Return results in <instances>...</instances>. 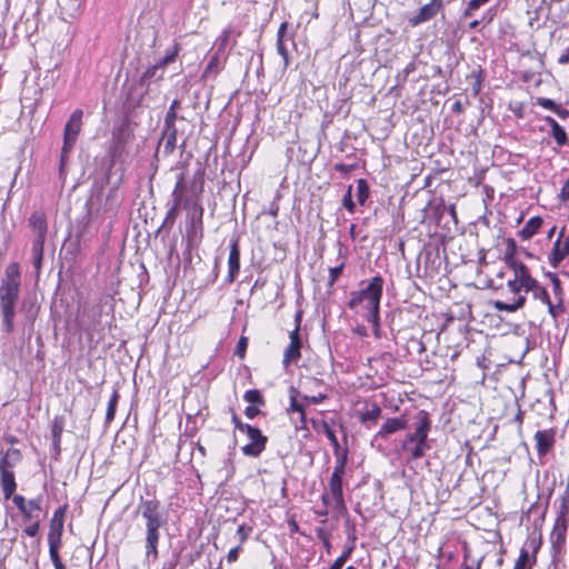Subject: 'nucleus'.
<instances>
[{"label":"nucleus","mask_w":569,"mask_h":569,"mask_svg":"<svg viewBox=\"0 0 569 569\" xmlns=\"http://www.w3.org/2000/svg\"><path fill=\"white\" fill-rule=\"evenodd\" d=\"M137 515L141 516L144 525L146 557L154 561L159 557L161 530L168 525V516L157 499H141Z\"/></svg>","instance_id":"obj_1"},{"label":"nucleus","mask_w":569,"mask_h":569,"mask_svg":"<svg viewBox=\"0 0 569 569\" xmlns=\"http://www.w3.org/2000/svg\"><path fill=\"white\" fill-rule=\"evenodd\" d=\"M21 284L20 267L18 262H11L4 271V278L0 284V309L2 326L6 333L14 330L16 306L19 299Z\"/></svg>","instance_id":"obj_2"},{"label":"nucleus","mask_w":569,"mask_h":569,"mask_svg":"<svg viewBox=\"0 0 569 569\" xmlns=\"http://www.w3.org/2000/svg\"><path fill=\"white\" fill-rule=\"evenodd\" d=\"M383 284V278L379 274L375 276L361 289L350 293L348 308L362 317L379 313Z\"/></svg>","instance_id":"obj_3"},{"label":"nucleus","mask_w":569,"mask_h":569,"mask_svg":"<svg viewBox=\"0 0 569 569\" xmlns=\"http://www.w3.org/2000/svg\"><path fill=\"white\" fill-rule=\"evenodd\" d=\"M513 277L507 281L506 295H510L507 300H496L493 308L498 311L516 312L523 308L527 301L526 289L530 278V270L527 266H518V269H511Z\"/></svg>","instance_id":"obj_4"},{"label":"nucleus","mask_w":569,"mask_h":569,"mask_svg":"<svg viewBox=\"0 0 569 569\" xmlns=\"http://www.w3.org/2000/svg\"><path fill=\"white\" fill-rule=\"evenodd\" d=\"M347 459L348 450L346 449L336 461V466L329 479L328 491L323 492L321 496V501L325 507H332V509L339 513L347 510L342 490V478L346 472Z\"/></svg>","instance_id":"obj_5"},{"label":"nucleus","mask_w":569,"mask_h":569,"mask_svg":"<svg viewBox=\"0 0 569 569\" xmlns=\"http://www.w3.org/2000/svg\"><path fill=\"white\" fill-rule=\"evenodd\" d=\"M203 192V180H178L172 192V199L187 210L202 207L200 196Z\"/></svg>","instance_id":"obj_6"},{"label":"nucleus","mask_w":569,"mask_h":569,"mask_svg":"<svg viewBox=\"0 0 569 569\" xmlns=\"http://www.w3.org/2000/svg\"><path fill=\"white\" fill-rule=\"evenodd\" d=\"M82 110H74L64 126L63 146L61 150V166L68 158L69 153L72 151L78 140V136L82 128Z\"/></svg>","instance_id":"obj_7"},{"label":"nucleus","mask_w":569,"mask_h":569,"mask_svg":"<svg viewBox=\"0 0 569 569\" xmlns=\"http://www.w3.org/2000/svg\"><path fill=\"white\" fill-rule=\"evenodd\" d=\"M525 293H530L535 300L547 306L548 312L553 319H557L561 315V303H553L547 289L531 274Z\"/></svg>","instance_id":"obj_8"},{"label":"nucleus","mask_w":569,"mask_h":569,"mask_svg":"<svg viewBox=\"0 0 569 569\" xmlns=\"http://www.w3.org/2000/svg\"><path fill=\"white\" fill-rule=\"evenodd\" d=\"M431 429L429 413L420 410L416 417L415 431L408 433L402 441L401 448H407L413 443H422L428 441V433Z\"/></svg>","instance_id":"obj_9"},{"label":"nucleus","mask_w":569,"mask_h":569,"mask_svg":"<svg viewBox=\"0 0 569 569\" xmlns=\"http://www.w3.org/2000/svg\"><path fill=\"white\" fill-rule=\"evenodd\" d=\"M203 207H193L187 210V238L190 244H197L203 237Z\"/></svg>","instance_id":"obj_10"},{"label":"nucleus","mask_w":569,"mask_h":569,"mask_svg":"<svg viewBox=\"0 0 569 569\" xmlns=\"http://www.w3.org/2000/svg\"><path fill=\"white\" fill-rule=\"evenodd\" d=\"M249 439V442L244 445L241 450L247 457L257 458L266 449L267 437L262 435L261 430L257 427L250 426L244 432Z\"/></svg>","instance_id":"obj_11"},{"label":"nucleus","mask_w":569,"mask_h":569,"mask_svg":"<svg viewBox=\"0 0 569 569\" xmlns=\"http://www.w3.org/2000/svg\"><path fill=\"white\" fill-rule=\"evenodd\" d=\"M540 548V539L529 538L526 546L520 549L519 557L513 569H532L537 562V552Z\"/></svg>","instance_id":"obj_12"},{"label":"nucleus","mask_w":569,"mask_h":569,"mask_svg":"<svg viewBox=\"0 0 569 569\" xmlns=\"http://www.w3.org/2000/svg\"><path fill=\"white\" fill-rule=\"evenodd\" d=\"M569 256V234L565 236L563 229L559 232L552 249L548 254V262L552 268H557Z\"/></svg>","instance_id":"obj_13"},{"label":"nucleus","mask_w":569,"mask_h":569,"mask_svg":"<svg viewBox=\"0 0 569 569\" xmlns=\"http://www.w3.org/2000/svg\"><path fill=\"white\" fill-rule=\"evenodd\" d=\"M66 511L67 505H63L53 512V516L50 520L48 542H61Z\"/></svg>","instance_id":"obj_14"},{"label":"nucleus","mask_w":569,"mask_h":569,"mask_svg":"<svg viewBox=\"0 0 569 569\" xmlns=\"http://www.w3.org/2000/svg\"><path fill=\"white\" fill-rule=\"evenodd\" d=\"M536 449L539 457H545L555 446L556 430L543 429L535 433Z\"/></svg>","instance_id":"obj_15"},{"label":"nucleus","mask_w":569,"mask_h":569,"mask_svg":"<svg viewBox=\"0 0 569 569\" xmlns=\"http://www.w3.org/2000/svg\"><path fill=\"white\" fill-rule=\"evenodd\" d=\"M29 226L36 232L32 241H39L40 244H44L48 231L46 213L42 211H36L32 213L29 218Z\"/></svg>","instance_id":"obj_16"},{"label":"nucleus","mask_w":569,"mask_h":569,"mask_svg":"<svg viewBox=\"0 0 569 569\" xmlns=\"http://www.w3.org/2000/svg\"><path fill=\"white\" fill-rule=\"evenodd\" d=\"M289 338H290V343L288 345V347L286 348L284 350V355H283V366H288L289 363L291 362H296L300 359L301 357V339H300V331H298V329H293L290 335H289Z\"/></svg>","instance_id":"obj_17"},{"label":"nucleus","mask_w":569,"mask_h":569,"mask_svg":"<svg viewBox=\"0 0 569 569\" xmlns=\"http://www.w3.org/2000/svg\"><path fill=\"white\" fill-rule=\"evenodd\" d=\"M440 7L441 3L438 2V0H431L429 3L422 6L419 12L409 20L410 24L418 26L422 22L430 20L437 14Z\"/></svg>","instance_id":"obj_18"},{"label":"nucleus","mask_w":569,"mask_h":569,"mask_svg":"<svg viewBox=\"0 0 569 569\" xmlns=\"http://www.w3.org/2000/svg\"><path fill=\"white\" fill-rule=\"evenodd\" d=\"M406 427L407 420L403 417L389 418L382 423L376 435V438H387L399 430L406 429Z\"/></svg>","instance_id":"obj_19"},{"label":"nucleus","mask_w":569,"mask_h":569,"mask_svg":"<svg viewBox=\"0 0 569 569\" xmlns=\"http://www.w3.org/2000/svg\"><path fill=\"white\" fill-rule=\"evenodd\" d=\"M0 485L4 499H10L17 488L14 472L10 468H0Z\"/></svg>","instance_id":"obj_20"},{"label":"nucleus","mask_w":569,"mask_h":569,"mask_svg":"<svg viewBox=\"0 0 569 569\" xmlns=\"http://www.w3.org/2000/svg\"><path fill=\"white\" fill-rule=\"evenodd\" d=\"M240 270V251L238 247V242L233 241L230 247L229 258H228V276L227 282L231 283L234 281L236 276Z\"/></svg>","instance_id":"obj_21"},{"label":"nucleus","mask_w":569,"mask_h":569,"mask_svg":"<svg viewBox=\"0 0 569 569\" xmlns=\"http://www.w3.org/2000/svg\"><path fill=\"white\" fill-rule=\"evenodd\" d=\"M557 508L556 522L569 523V486L555 502Z\"/></svg>","instance_id":"obj_22"},{"label":"nucleus","mask_w":569,"mask_h":569,"mask_svg":"<svg viewBox=\"0 0 569 569\" xmlns=\"http://www.w3.org/2000/svg\"><path fill=\"white\" fill-rule=\"evenodd\" d=\"M518 246L515 239L508 238L506 240V248L503 250V261L510 269H518V266H526L523 262L516 258Z\"/></svg>","instance_id":"obj_23"},{"label":"nucleus","mask_w":569,"mask_h":569,"mask_svg":"<svg viewBox=\"0 0 569 569\" xmlns=\"http://www.w3.org/2000/svg\"><path fill=\"white\" fill-rule=\"evenodd\" d=\"M567 529H568L567 523H561V522L555 521V525H553V528H552V531L550 535V540H551L552 547L556 551H560V549L565 545Z\"/></svg>","instance_id":"obj_24"},{"label":"nucleus","mask_w":569,"mask_h":569,"mask_svg":"<svg viewBox=\"0 0 569 569\" xmlns=\"http://www.w3.org/2000/svg\"><path fill=\"white\" fill-rule=\"evenodd\" d=\"M543 220L540 217L530 218L527 223L518 231V236L522 240L531 239L541 228Z\"/></svg>","instance_id":"obj_25"},{"label":"nucleus","mask_w":569,"mask_h":569,"mask_svg":"<svg viewBox=\"0 0 569 569\" xmlns=\"http://www.w3.org/2000/svg\"><path fill=\"white\" fill-rule=\"evenodd\" d=\"M177 146V137L169 136L162 132V137L158 143V148L156 151V158L158 159L160 156L167 157L170 154Z\"/></svg>","instance_id":"obj_26"},{"label":"nucleus","mask_w":569,"mask_h":569,"mask_svg":"<svg viewBox=\"0 0 569 569\" xmlns=\"http://www.w3.org/2000/svg\"><path fill=\"white\" fill-rule=\"evenodd\" d=\"M503 558L496 552L486 553L478 562L477 569H501Z\"/></svg>","instance_id":"obj_27"},{"label":"nucleus","mask_w":569,"mask_h":569,"mask_svg":"<svg viewBox=\"0 0 569 569\" xmlns=\"http://www.w3.org/2000/svg\"><path fill=\"white\" fill-rule=\"evenodd\" d=\"M545 121L550 126V134L557 144L565 146L568 142V137L563 128L551 117H546Z\"/></svg>","instance_id":"obj_28"},{"label":"nucleus","mask_w":569,"mask_h":569,"mask_svg":"<svg viewBox=\"0 0 569 569\" xmlns=\"http://www.w3.org/2000/svg\"><path fill=\"white\" fill-rule=\"evenodd\" d=\"M63 432V420L62 418L56 417L52 420L51 425V436H52V448L56 452V456L60 455V443H61V436Z\"/></svg>","instance_id":"obj_29"},{"label":"nucleus","mask_w":569,"mask_h":569,"mask_svg":"<svg viewBox=\"0 0 569 569\" xmlns=\"http://www.w3.org/2000/svg\"><path fill=\"white\" fill-rule=\"evenodd\" d=\"M21 459L22 455L19 449H8L6 453L0 458V468L12 469Z\"/></svg>","instance_id":"obj_30"},{"label":"nucleus","mask_w":569,"mask_h":569,"mask_svg":"<svg viewBox=\"0 0 569 569\" xmlns=\"http://www.w3.org/2000/svg\"><path fill=\"white\" fill-rule=\"evenodd\" d=\"M290 396V407L289 411L298 412L300 416V421L306 423V412L303 406L298 401L299 391L295 387H290L289 389Z\"/></svg>","instance_id":"obj_31"},{"label":"nucleus","mask_w":569,"mask_h":569,"mask_svg":"<svg viewBox=\"0 0 569 569\" xmlns=\"http://www.w3.org/2000/svg\"><path fill=\"white\" fill-rule=\"evenodd\" d=\"M381 408L378 403L372 402L366 411L359 412V421L365 425L367 422H376L381 416Z\"/></svg>","instance_id":"obj_32"},{"label":"nucleus","mask_w":569,"mask_h":569,"mask_svg":"<svg viewBox=\"0 0 569 569\" xmlns=\"http://www.w3.org/2000/svg\"><path fill=\"white\" fill-rule=\"evenodd\" d=\"M42 496H39L34 499H31L26 505V511L21 512L24 521H30L33 518H37L38 515L36 512L41 510Z\"/></svg>","instance_id":"obj_33"},{"label":"nucleus","mask_w":569,"mask_h":569,"mask_svg":"<svg viewBox=\"0 0 569 569\" xmlns=\"http://www.w3.org/2000/svg\"><path fill=\"white\" fill-rule=\"evenodd\" d=\"M430 449V445L427 442L422 443H413L410 445L407 448H402V450L407 451L409 453L408 460H418L422 458L427 450Z\"/></svg>","instance_id":"obj_34"},{"label":"nucleus","mask_w":569,"mask_h":569,"mask_svg":"<svg viewBox=\"0 0 569 569\" xmlns=\"http://www.w3.org/2000/svg\"><path fill=\"white\" fill-rule=\"evenodd\" d=\"M321 429H322L323 433L327 436V438L329 439L331 446L333 447L335 455L338 459L345 450H341L339 441H338L333 430L331 429V427L329 426V423L327 421H325V420L321 421Z\"/></svg>","instance_id":"obj_35"},{"label":"nucleus","mask_w":569,"mask_h":569,"mask_svg":"<svg viewBox=\"0 0 569 569\" xmlns=\"http://www.w3.org/2000/svg\"><path fill=\"white\" fill-rule=\"evenodd\" d=\"M548 277L550 278L551 283H552V291H553V296L556 299L555 303H561V313H562L565 310V307H563V291H562V287H561V281L559 280L558 276L555 273H548Z\"/></svg>","instance_id":"obj_36"},{"label":"nucleus","mask_w":569,"mask_h":569,"mask_svg":"<svg viewBox=\"0 0 569 569\" xmlns=\"http://www.w3.org/2000/svg\"><path fill=\"white\" fill-rule=\"evenodd\" d=\"M232 33H233V30L230 27L224 29L221 32V34L219 36V38L217 39V41L214 43V46L217 48L216 51H218V53H221L222 56H224L226 49L230 44V39H231Z\"/></svg>","instance_id":"obj_37"},{"label":"nucleus","mask_w":569,"mask_h":569,"mask_svg":"<svg viewBox=\"0 0 569 569\" xmlns=\"http://www.w3.org/2000/svg\"><path fill=\"white\" fill-rule=\"evenodd\" d=\"M48 543H49V556H50V559L52 561L54 569H66V566L62 562L60 555H59V549L61 547V542L56 541V542H48Z\"/></svg>","instance_id":"obj_38"},{"label":"nucleus","mask_w":569,"mask_h":569,"mask_svg":"<svg viewBox=\"0 0 569 569\" xmlns=\"http://www.w3.org/2000/svg\"><path fill=\"white\" fill-rule=\"evenodd\" d=\"M43 247L44 244H40L39 241H32L31 252H32V264L37 272L40 271L43 260Z\"/></svg>","instance_id":"obj_39"},{"label":"nucleus","mask_w":569,"mask_h":569,"mask_svg":"<svg viewBox=\"0 0 569 569\" xmlns=\"http://www.w3.org/2000/svg\"><path fill=\"white\" fill-rule=\"evenodd\" d=\"M119 397H120L119 391L117 388H114L112 391V395L109 399L108 407H107V412H106V422L107 423H110L114 418Z\"/></svg>","instance_id":"obj_40"},{"label":"nucleus","mask_w":569,"mask_h":569,"mask_svg":"<svg viewBox=\"0 0 569 569\" xmlns=\"http://www.w3.org/2000/svg\"><path fill=\"white\" fill-rule=\"evenodd\" d=\"M163 70L161 67L156 63L151 68L147 69L144 73L142 74L141 81L144 84H148L152 79H161L162 78Z\"/></svg>","instance_id":"obj_41"},{"label":"nucleus","mask_w":569,"mask_h":569,"mask_svg":"<svg viewBox=\"0 0 569 569\" xmlns=\"http://www.w3.org/2000/svg\"><path fill=\"white\" fill-rule=\"evenodd\" d=\"M222 58H224V56H222L221 53H218V51H216V53L211 57V59L204 70V76H209L211 73L218 72V70L220 69L221 63H222Z\"/></svg>","instance_id":"obj_42"},{"label":"nucleus","mask_w":569,"mask_h":569,"mask_svg":"<svg viewBox=\"0 0 569 569\" xmlns=\"http://www.w3.org/2000/svg\"><path fill=\"white\" fill-rule=\"evenodd\" d=\"M243 399L251 405H258V406L264 405V399L258 389L247 390L243 395Z\"/></svg>","instance_id":"obj_43"},{"label":"nucleus","mask_w":569,"mask_h":569,"mask_svg":"<svg viewBox=\"0 0 569 569\" xmlns=\"http://www.w3.org/2000/svg\"><path fill=\"white\" fill-rule=\"evenodd\" d=\"M372 326L373 335L377 339L381 338L380 312L375 315H365L363 317Z\"/></svg>","instance_id":"obj_44"},{"label":"nucleus","mask_w":569,"mask_h":569,"mask_svg":"<svg viewBox=\"0 0 569 569\" xmlns=\"http://www.w3.org/2000/svg\"><path fill=\"white\" fill-rule=\"evenodd\" d=\"M369 197V186L367 180H358L357 200L360 204H365Z\"/></svg>","instance_id":"obj_45"},{"label":"nucleus","mask_w":569,"mask_h":569,"mask_svg":"<svg viewBox=\"0 0 569 569\" xmlns=\"http://www.w3.org/2000/svg\"><path fill=\"white\" fill-rule=\"evenodd\" d=\"M343 268H345V262L342 261L339 266L332 267L329 269V280H328L329 287H332L336 283L338 278L341 276Z\"/></svg>","instance_id":"obj_46"},{"label":"nucleus","mask_w":569,"mask_h":569,"mask_svg":"<svg viewBox=\"0 0 569 569\" xmlns=\"http://www.w3.org/2000/svg\"><path fill=\"white\" fill-rule=\"evenodd\" d=\"M490 0H470L463 12L465 17H471L473 11L478 10L481 6L486 4Z\"/></svg>","instance_id":"obj_47"},{"label":"nucleus","mask_w":569,"mask_h":569,"mask_svg":"<svg viewBox=\"0 0 569 569\" xmlns=\"http://www.w3.org/2000/svg\"><path fill=\"white\" fill-rule=\"evenodd\" d=\"M351 555V549H347L342 552L341 556H339L329 567V569H342L345 562L348 560V558Z\"/></svg>","instance_id":"obj_48"},{"label":"nucleus","mask_w":569,"mask_h":569,"mask_svg":"<svg viewBox=\"0 0 569 569\" xmlns=\"http://www.w3.org/2000/svg\"><path fill=\"white\" fill-rule=\"evenodd\" d=\"M177 54H178V48L174 47L171 51H167L166 56L162 59H160L157 63L163 70L167 64L174 61Z\"/></svg>","instance_id":"obj_49"},{"label":"nucleus","mask_w":569,"mask_h":569,"mask_svg":"<svg viewBox=\"0 0 569 569\" xmlns=\"http://www.w3.org/2000/svg\"><path fill=\"white\" fill-rule=\"evenodd\" d=\"M536 104L537 106H540L545 109H548V110H551L555 112V110L557 109V103L552 100V99H549V98H542V97H539L536 99Z\"/></svg>","instance_id":"obj_50"},{"label":"nucleus","mask_w":569,"mask_h":569,"mask_svg":"<svg viewBox=\"0 0 569 569\" xmlns=\"http://www.w3.org/2000/svg\"><path fill=\"white\" fill-rule=\"evenodd\" d=\"M248 346V339L246 337H240L238 340L234 355L238 356L240 359H243L246 356V350Z\"/></svg>","instance_id":"obj_51"},{"label":"nucleus","mask_w":569,"mask_h":569,"mask_svg":"<svg viewBox=\"0 0 569 569\" xmlns=\"http://www.w3.org/2000/svg\"><path fill=\"white\" fill-rule=\"evenodd\" d=\"M351 190H352V187L349 186L348 189H347V192L346 194L343 196V200H342V203H343V207L349 211V212H353L355 211V202L352 201V194H351Z\"/></svg>","instance_id":"obj_52"},{"label":"nucleus","mask_w":569,"mask_h":569,"mask_svg":"<svg viewBox=\"0 0 569 569\" xmlns=\"http://www.w3.org/2000/svg\"><path fill=\"white\" fill-rule=\"evenodd\" d=\"M179 207L181 206L172 199V206L167 212L164 223L173 224Z\"/></svg>","instance_id":"obj_53"},{"label":"nucleus","mask_w":569,"mask_h":569,"mask_svg":"<svg viewBox=\"0 0 569 569\" xmlns=\"http://www.w3.org/2000/svg\"><path fill=\"white\" fill-rule=\"evenodd\" d=\"M251 530H252V528L249 526H246L244 523H242L238 527L237 535L239 536L240 543H243L248 539Z\"/></svg>","instance_id":"obj_54"},{"label":"nucleus","mask_w":569,"mask_h":569,"mask_svg":"<svg viewBox=\"0 0 569 569\" xmlns=\"http://www.w3.org/2000/svg\"><path fill=\"white\" fill-rule=\"evenodd\" d=\"M336 170L342 174H349V173H353V171H356V170H359V167L355 163H351V164L338 163V164H336Z\"/></svg>","instance_id":"obj_55"},{"label":"nucleus","mask_w":569,"mask_h":569,"mask_svg":"<svg viewBox=\"0 0 569 569\" xmlns=\"http://www.w3.org/2000/svg\"><path fill=\"white\" fill-rule=\"evenodd\" d=\"M277 50L283 59V67L287 68L289 66V54L283 41H277Z\"/></svg>","instance_id":"obj_56"},{"label":"nucleus","mask_w":569,"mask_h":569,"mask_svg":"<svg viewBox=\"0 0 569 569\" xmlns=\"http://www.w3.org/2000/svg\"><path fill=\"white\" fill-rule=\"evenodd\" d=\"M179 102L178 100H173V102L171 103L167 114H166V118H164V122H170V121H177L178 120V116H177V112H176V108L178 107Z\"/></svg>","instance_id":"obj_57"},{"label":"nucleus","mask_w":569,"mask_h":569,"mask_svg":"<svg viewBox=\"0 0 569 569\" xmlns=\"http://www.w3.org/2000/svg\"><path fill=\"white\" fill-rule=\"evenodd\" d=\"M39 530H40V522L39 520L30 523L29 526H27L24 529H23V532L28 536V537H36L38 536L39 533Z\"/></svg>","instance_id":"obj_58"},{"label":"nucleus","mask_w":569,"mask_h":569,"mask_svg":"<svg viewBox=\"0 0 569 569\" xmlns=\"http://www.w3.org/2000/svg\"><path fill=\"white\" fill-rule=\"evenodd\" d=\"M11 498H12V501L16 505V507L19 509V511L24 512L26 505L28 503V501L24 499V497L21 495H13Z\"/></svg>","instance_id":"obj_59"},{"label":"nucleus","mask_w":569,"mask_h":569,"mask_svg":"<svg viewBox=\"0 0 569 569\" xmlns=\"http://www.w3.org/2000/svg\"><path fill=\"white\" fill-rule=\"evenodd\" d=\"M232 423L234 425L236 429H238L241 432H246L247 428H249L251 425L243 423L238 416L233 412L231 418Z\"/></svg>","instance_id":"obj_60"},{"label":"nucleus","mask_w":569,"mask_h":569,"mask_svg":"<svg viewBox=\"0 0 569 569\" xmlns=\"http://www.w3.org/2000/svg\"><path fill=\"white\" fill-rule=\"evenodd\" d=\"M163 133H167L169 136L177 137L178 134V127L176 126V121L164 122L163 127Z\"/></svg>","instance_id":"obj_61"},{"label":"nucleus","mask_w":569,"mask_h":569,"mask_svg":"<svg viewBox=\"0 0 569 569\" xmlns=\"http://www.w3.org/2000/svg\"><path fill=\"white\" fill-rule=\"evenodd\" d=\"M327 393H318L316 396H303V400L310 402V403H313V405H317V403H320L322 402L323 400L327 399Z\"/></svg>","instance_id":"obj_62"},{"label":"nucleus","mask_w":569,"mask_h":569,"mask_svg":"<svg viewBox=\"0 0 569 569\" xmlns=\"http://www.w3.org/2000/svg\"><path fill=\"white\" fill-rule=\"evenodd\" d=\"M241 550V546H237L232 549L229 550L228 555H227V560L228 562H234L238 560V557H239V552Z\"/></svg>","instance_id":"obj_63"},{"label":"nucleus","mask_w":569,"mask_h":569,"mask_svg":"<svg viewBox=\"0 0 569 569\" xmlns=\"http://www.w3.org/2000/svg\"><path fill=\"white\" fill-rule=\"evenodd\" d=\"M259 413H260V410H259L257 407H253V406H248V407L244 409V415H246V416H247V418H249V419H253V418H256Z\"/></svg>","instance_id":"obj_64"}]
</instances>
